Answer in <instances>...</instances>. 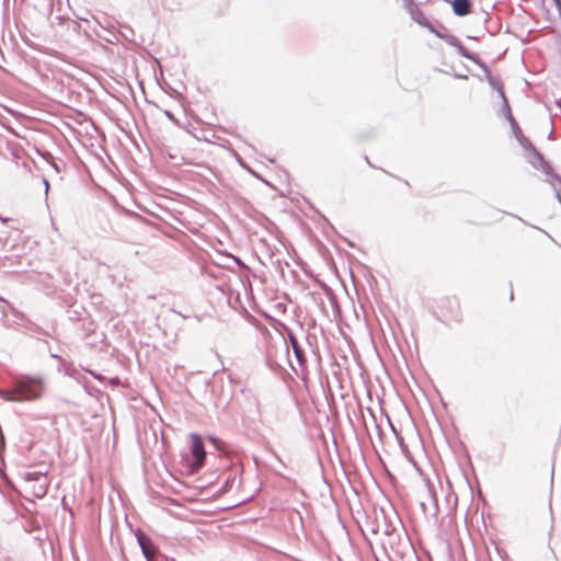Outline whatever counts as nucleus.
I'll list each match as a JSON object with an SVG mask.
<instances>
[{
    "instance_id": "f257e3e1",
    "label": "nucleus",
    "mask_w": 561,
    "mask_h": 561,
    "mask_svg": "<svg viewBox=\"0 0 561 561\" xmlns=\"http://www.w3.org/2000/svg\"><path fill=\"white\" fill-rule=\"evenodd\" d=\"M188 453L182 455L181 466L187 474L197 473L206 460V450L201 435L192 433L188 436Z\"/></svg>"
},
{
    "instance_id": "f03ea898",
    "label": "nucleus",
    "mask_w": 561,
    "mask_h": 561,
    "mask_svg": "<svg viewBox=\"0 0 561 561\" xmlns=\"http://www.w3.org/2000/svg\"><path fill=\"white\" fill-rule=\"evenodd\" d=\"M12 400H34L42 394V385L35 380L20 382L12 392Z\"/></svg>"
},
{
    "instance_id": "7ed1b4c3",
    "label": "nucleus",
    "mask_w": 561,
    "mask_h": 561,
    "mask_svg": "<svg viewBox=\"0 0 561 561\" xmlns=\"http://www.w3.org/2000/svg\"><path fill=\"white\" fill-rule=\"evenodd\" d=\"M442 317L445 321L458 322L461 319L460 306L456 300L446 299L439 306Z\"/></svg>"
},
{
    "instance_id": "20e7f679",
    "label": "nucleus",
    "mask_w": 561,
    "mask_h": 561,
    "mask_svg": "<svg viewBox=\"0 0 561 561\" xmlns=\"http://www.w3.org/2000/svg\"><path fill=\"white\" fill-rule=\"evenodd\" d=\"M138 541L145 557L148 560L154 559L157 556V549L154 545L151 542V540L148 537L141 535L138 537Z\"/></svg>"
},
{
    "instance_id": "39448f33",
    "label": "nucleus",
    "mask_w": 561,
    "mask_h": 561,
    "mask_svg": "<svg viewBox=\"0 0 561 561\" xmlns=\"http://www.w3.org/2000/svg\"><path fill=\"white\" fill-rule=\"evenodd\" d=\"M454 13L459 16L468 15L471 12L470 0H454L451 2Z\"/></svg>"
},
{
    "instance_id": "423d86ee",
    "label": "nucleus",
    "mask_w": 561,
    "mask_h": 561,
    "mask_svg": "<svg viewBox=\"0 0 561 561\" xmlns=\"http://www.w3.org/2000/svg\"><path fill=\"white\" fill-rule=\"evenodd\" d=\"M492 546H493V549H494L496 556L491 554L490 550L488 549L489 561H494L495 559H503L504 556L500 554V551L497 550V547L494 543H492Z\"/></svg>"
},
{
    "instance_id": "0eeeda50",
    "label": "nucleus",
    "mask_w": 561,
    "mask_h": 561,
    "mask_svg": "<svg viewBox=\"0 0 561 561\" xmlns=\"http://www.w3.org/2000/svg\"><path fill=\"white\" fill-rule=\"evenodd\" d=\"M209 440L213 442L216 446L218 444V439L214 438V437H209Z\"/></svg>"
},
{
    "instance_id": "6e6552de",
    "label": "nucleus",
    "mask_w": 561,
    "mask_h": 561,
    "mask_svg": "<svg viewBox=\"0 0 561 561\" xmlns=\"http://www.w3.org/2000/svg\"><path fill=\"white\" fill-rule=\"evenodd\" d=\"M382 533L385 534H388L389 533V527H385L383 529H381Z\"/></svg>"
},
{
    "instance_id": "1a4fd4ad",
    "label": "nucleus",
    "mask_w": 561,
    "mask_h": 561,
    "mask_svg": "<svg viewBox=\"0 0 561 561\" xmlns=\"http://www.w3.org/2000/svg\"><path fill=\"white\" fill-rule=\"evenodd\" d=\"M409 2H412V0H408Z\"/></svg>"
}]
</instances>
